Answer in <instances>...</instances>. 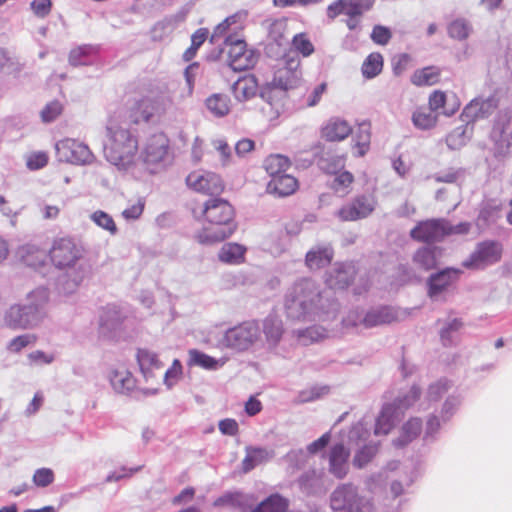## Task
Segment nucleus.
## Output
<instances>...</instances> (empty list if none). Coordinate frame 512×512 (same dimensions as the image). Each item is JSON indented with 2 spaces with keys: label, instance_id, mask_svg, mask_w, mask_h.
Listing matches in <instances>:
<instances>
[{
  "label": "nucleus",
  "instance_id": "nucleus-1",
  "mask_svg": "<svg viewBox=\"0 0 512 512\" xmlns=\"http://www.w3.org/2000/svg\"><path fill=\"white\" fill-rule=\"evenodd\" d=\"M204 224L196 233L200 244H215L231 237L237 230L236 211L224 198L214 197L204 201L200 212Z\"/></svg>",
  "mask_w": 512,
  "mask_h": 512
},
{
  "label": "nucleus",
  "instance_id": "nucleus-2",
  "mask_svg": "<svg viewBox=\"0 0 512 512\" xmlns=\"http://www.w3.org/2000/svg\"><path fill=\"white\" fill-rule=\"evenodd\" d=\"M137 152V136L116 119H109L104 142V156L107 161L126 170L135 164Z\"/></svg>",
  "mask_w": 512,
  "mask_h": 512
},
{
  "label": "nucleus",
  "instance_id": "nucleus-3",
  "mask_svg": "<svg viewBox=\"0 0 512 512\" xmlns=\"http://www.w3.org/2000/svg\"><path fill=\"white\" fill-rule=\"evenodd\" d=\"M27 305H12L5 315L6 324L13 329H27L38 325L43 317V306L48 301L46 289H37L28 296Z\"/></svg>",
  "mask_w": 512,
  "mask_h": 512
},
{
  "label": "nucleus",
  "instance_id": "nucleus-4",
  "mask_svg": "<svg viewBox=\"0 0 512 512\" xmlns=\"http://www.w3.org/2000/svg\"><path fill=\"white\" fill-rule=\"evenodd\" d=\"M320 300V293L315 283L302 279L294 284L285 300L287 315L293 319L305 317L313 311Z\"/></svg>",
  "mask_w": 512,
  "mask_h": 512
},
{
  "label": "nucleus",
  "instance_id": "nucleus-5",
  "mask_svg": "<svg viewBox=\"0 0 512 512\" xmlns=\"http://www.w3.org/2000/svg\"><path fill=\"white\" fill-rule=\"evenodd\" d=\"M84 254L83 245L71 236L55 238L48 252L51 263L60 270L74 267Z\"/></svg>",
  "mask_w": 512,
  "mask_h": 512
},
{
  "label": "nucleus",
  "instance_id": "nucleus-6",
  "mask_svg": "<svg viewBox=\"0 0 512 512\" xmlns=\"http://www.w3.org/2000/svg\"><path fill=\"white\" fill-rule=\"evenodd\" d=\"M420 398V389L412 387L409 393L393 403L383 406L380 415L376 419L375 435H387L395 426V422L403 415L404 411L412 406Z\"/></svg>",
  "mask_w": 512,
  "mask_h": 512
},
{
  "label": "nucleus",
  "instance_id": "nucleus-7",
  "mask_svg": "<svg viewBox=\"0 0 512 512\" xmlns=\"http://www.w3.org/2000/svg\"><path fill=\"white\" fill-rule=\"evenodd\" d=\"M333 511L373 512V503L359 495L357 487L351 483L339 485L330 495Z\"/></svg>",
  "mask_w": 512,
  "mask_h": 512
},
{
  "label": "nucleus",
  "instance_id": "nucleus-8",
  "mask_svg": "<svg viewBox=\"0 0 512 512\" xmlns=\"http://www.w3.org/2000/svg\"><path fill=\"white\" fill-rule=\"evenodd\" d=\"M373 4L374 0H335L327 6L326 14L331 20L342 14L347 16V27L355 30L361 17L373 7Z\"/></svg>",
  "mask_w": 512,
  "mask_h": 512
},
{
  "label": "nucleus",
  "instance_id": "nucleus-9",
  "mask_svg": "<svg viewBox=\"0 0 512 512\" xmlns=\"http://www.w3.org/2000/svg\"><path fill=\"white\" fill-rule=\"evenodd\" d=\"M260 329L255 321H244L228 329L222 339L224 346L237 351L248 350L259 339Z\"/></svg>",
  "mask_w": 512,
  "mask_h": 512
},
{
  "label": "nucleus",
  "instance_id": "nucleus-10",
  "mask_svg": "<svg viewBox=\"0 0 512 512\" xmlns=\"http://www.w3.org/2000/svg\"><path fill=\"white\" fill-rule=\"evenodd\" d=\"M185 181L191 190L211 198L220 197L226 188L221 175L212 171H192Z\"/></svg>",
  "mask_w": 512,
  "mask_h": 512
},
{
  "label": "nucleus",
  "instance_id": "nucleus-11",
  "mask_svg": "<svg viewBox=\"0 0 512 512\" xmlns=\"http://www.w3.org/2000/svg\"><path fill=\"white\" fill-rule=\"evenodd\" d=\"M225 45L228 47V65L234 71H245L256 65L258 57L254 50L247 48L244 40L236 39L234 36L229 35L225 39Z\"/></svg>",
  "mask_w": 512,
  "mask_h": 512
},
{
  "label": "nucleus",
  "instance_id": "nucleus-12",
  "mask_svg": "<svg viewBox=\"0 0 512 512\" xmlns=\"http://www.w3.org/2000/svg\"><path fill=\"white\" fill-rule=\"evenodd\" d=\"M503 254V245L499 241L485 240L476 245L470 257L463 262L469 269H483L499 262Z\"/></svg>",
  "mask_w": 512,
  "mask_h": 512
},
{
  "label": "nucleus",
  "instance_id": "nucleus-13",
  "mask_svg": "<svg viewBox=\"0 0 512 512\" xmlns=\"http://www.w3.org/2000/svg\"><path fill=\"white\" fill-rule=\"evenodd\" d=\"M300 60L297 57L286 55L282 62L275 68L270 82L285 89H295L301 81Z\"/></svg>",
  "mask_w": 512,
  "mask_h": 512
},
{
  "label": "nucleus",
  "instance_id": "nucleus-14",
  "mask_svg": "<svg viewBox=\"0 0 512 512\" xmlns=\"http://www.w3.org/2000/svg\"><path fill=\"white\" fill-rule=\"evenodd\" d=\"M445 219H427L420 221L411 229L410 237L421 243L431 244L440 242L445 238Z\"/></svg>",
  "mask_w": 512,
  "mask_h": 512
},
{
  "label": "nucleus",
  "instance_id": "nucleus-15",
  "mask_svg": "<svg viewBox=\"0 0 512 512\" xmlns=\"http://www.w3.org/2000/svg\"><path fill=\"white\" fill-rule=\"evenodd\" d=\"M56 149L62 158L74 164H87L94 158L90 148L75 139L67 138L59 141Z\"/></svg>",
  "mask_w": 512,
  "mask_h": 512
},
{
  "label": "nucleus",
  "instance_id": "nucleus-16",
  "mask_svg": "<svg viewBox=\"0 0 512 512\" xmlns=\"http://www.w3.org/2000/svg\"><path fill=\"white\" fill-rule=\"evenodd\" d=\"M165 110L163 99L144 97L130 108L129 118L134 124L149 122L155 115L165 113Z\"/></svg>",
  "mask_w": 512,
  "mask_h": 512
},
{
  "label": "nucleus",
  "instance_id": "nucleus-17",
  "mask_svg": "<svg viewBox=\"0 0 512 512\" xmlns=\"http://www.w3.org/2000/svg\"><path fill=\"white\" fill-rule=\"evenodd\" d=\"M375 209L373 198L365 195L355 197L350 203L342 206L337 216L341 221L351 222L368 217Z\"/></svg>",
  "mask_w": 512,
  "mask_h": 512
},
{
  "label": "nucleus",
  "instance_id": "nucleus-18",
  "mask_svg": "<svg viewBox=\"0 0 512 512\" xmlns=\"http://www.w3.org/2000/svg\"><path fill=\"white\" fill-rule=\"evenodd\" d=\"M170 141L168 137L160 132L153 134L145 145L143 160L147 164H158L165 160L169 152Z\"/></svg>",
  "mask_w": 512,
  "mask_h": 512
},
{
  "label": "nucleus",
  "instance_id": "nucleus-19",
  "mask_svg": "<svg viewBox=\"0 0 512 512\" xmlns=\"http://www.w3.org/2000/svg\"><path fill=\"white\" fill-rule=\"evenodd\" d=\"M352 133L351 125L344 119L332 117L321 127V138L328 142H340Z\"/></svg>",
  "mask_w": 512,
  "mask_h": 512
},
{
  "label": "nucleus",
  "instance_id": "nucleus-20",
  "mask_svg": "<svg viewBox=\"0 0 512 512\" xmlns=\"http://www.w3.org/2000/svg\"><path fill=\"white\" fill-rule=\"evenodd\" d=\"M350 451L342 444H335L329 451V472L338 479H343L349 470Z\"/></svg>",
  "mask_w": 512,
  "mask_h": 512
},
{
  "label": "nucleus",
  "instance_id": "nucleus-21",
  "mask_svg": "<svg viewBox=\"0 0 512 512\" xmlns=\"http://www.w3.org/2000/svg\"><path fill=\"white\" fill-rule=\"evenodd\" d=\"M287 93L288 91L278 87L272 82H267L262 86L260 96L265 102H267V104L270 105V116L272 118H276L280 115V112L284 107Z\"/></svg>",
  "mask_w": 512,
  "mask_h": 512
},
{
  "label": "nucleus",
  "instance_id": "nucleus-22",
  "mask_svg": "<svg viewBox=\"0 0 512 512\" xmlns=\"http://www.w3.org/2000/svg\"><path fill=\"white\" fill-rule=\"evenodd\" d=\"M299 188L298 180L287 173L270 179L266 185V192L278 198L293 195Z\"/></svg>",
  "mask_w": 512,
  "mask_h": 512
},
{
  "label": "nucleus",
  "instance_id": "nucleus-23",
  "mask_svg": "<svg viewBox=\"0 0 512 512\" xmlns=\"http://www.w3.org/2000/svg\"><path fill=\"white\" fill-rule=\"evenodd\" d=\"M357 270L352 264H339L329 274L327 285L335 290L346 289L356 279Z\"/></svg>",
  "mask_w": 512,
  "mask_h": 512
},
{
  "label": "nucleus",
  "instance_id": "nucleus-24",
  "mask_svg": "<svg viewBox=\"0 0 512 512\" xmlns=\"http://www.w3.org/2000/svg\"><path fill=\"white\" fill-rule=\"evenodd\" d=\"M325 171L328 174L334 175L332 181L329 184L330 189L334 194L345 197L352 191V185L354 183V176L349 171L336 172L331 164L325 167Z\"/></svg>",
  "mask_w": 512,
  "mask_h": 512
},
{
  "label": "nucleus",
  "instance_id": "nucleus-25",
  "mask_svg": "<svg viewBox=\"0 0 512 512\" xmlns=\"http://www.w3.org/2000/svg\"><path fill=\"white\" fill-rule=\"evenodd\" d=\"M428 106L431 111L437 112L442 109L444 115L452 116L460 109L461 103L455 95L452 103H448V96L446 92L437 89L430 93L428 97Z\"/></svg>",
  "mask_w": 512,
  "mask_h": 512
},
{
  "label": "nucleus",
  "instance_id": "nucleus-26",
  "mask_svg": "<svg viewBox=\"0 0 512 512\" xmlns=\"http://www.w3.org/2000/svg\"><path fill=\"white\" fill-rule=\"evenodd\" d=\"M334 257L333 249L330 245L316 246L310 249L305 256V263L311 270H318L328 266Z\"/></svg>",
  "mask_w": 512,
  "mask_h": 512
},
{
  "label": "nucleus",
  "instance_id": "nucleus-27",
  "mask_svg": "<svg viewBox=\"0 0 512 512\" xmlns=\"http://www.w3.org/2000/svg\"><path fill=\"white\" fill-rule=\"evenodd\" d=\"M442 69L435 65L417 69L410 77L411 83L416 87L433 86L441 82Z\"/></svg>",
  "mask_w": 512,
  "mask_h": 512
},
{
  "label": "nucleus",
  "instance_id": "nucleus-28",
  "mask_svg": "<svg viewBox=\"0 0 512 512\" xmlns=\"http://www.w3.org/2000/svg\"><path fill=\"white\" fill-rule=\"evenodd\" d=\"M396 312L390 307H379L368 311L361 320L362 326L371 328L378 325L390 324L397 320Z\"/></svg>",
  "mask_w": 512,
  "mask_h": 512
},
{
  "label": "nucleus",
  "instance_id": "nucleus-29",
  "mask_svg": "<svg viewBox=\"0 0 512 512\" xmlns=\"http://www.w3.org/2000/svg\"><path fill=\"white\" fill-rule=\"evenodd\" d=\"M110 382L118 393H128L136 387V379L123 365L115 368L110 374Z\"/></svg>",
  "mask_w": 512,
  "mask_h": 512
},
{
  "label": "nucleus",
  "instance_id": "nucleus-30",
  "mask_svg": "<svg viewBox=\"0 0 512 512\" xmlns=\"http://www.w3.org/2000/svg\"><path fill=\"white\" fill-rule=\"evenodd\" d=\"M232 91L238 101H247L253 98L258 91V82L255 76L240 77L232 86Z\"/></svg>",
  "mask_w": 512,
  "mask_h": 512
},
{
  "label": "nucleus",
  "instance_id": "nucleus-31",
  "mask_svg": "<svg viewBox=\"0 0 512 512\" xmlns=\"http://www.w3.org/2000/svg\"><path fill=\"white\" fill-rule=\"evenodd\" d=\"M246 251L247 249L245 246L235 242H230L221 247L218 253V258L223 263L237 265L244 262Z\"/></svg>",
  "mask_w": 512,
  "mask_h": 512
},
{
  "label": "nucleus",
  "instance_id": "nucleus-32",
  "mask_svg": "<svg viewBox=\"0 0 512 512\" xmlns=\"http://www.w3.org/2000/svg\"><path fill=\"white\" fill-rule=\"evenodd\" d=\"M290 167V159L282 154H271L263 161V168L271 179L286 173Z\"/></svg>",
  "mask_w": 512,
  "mask_h": 512
},
{
  "label": "nucleus",
  "instance_id": "nucleus-33",
  "mask_svg": "<svg viewBox=\"0 0 512 512\" xmlns=\"http://www.w3.org/2000/svg\"><path fill=\"white\" fill-rule=\"evenodd\" d=\"M205 105L211 114L221 118L229 114L231 100L226 94L214 93L206 99Z\"/></svg>",
  "mask_w": 512,
  "mask_h": 512
},
{
  "label": "nucleus",
  "instance_id": "nucleus-34",
  "mask_svg": "<svg viewBox=\"0 0 512 512\" xmlns=\"http://www.w3.org/2000/svg\"><path fill=\"white\" fill-rule=\"evenodd\" d=\"M384 66V59L381 53H370L362 63L361 72L364 78L372 79L378 76Z\"/></svg>",
  "mask_w": 512,
  "mask_h": 512
},
{
  "label": "nucleus",
  "instance_id": "nucleus-35",
  "mask_svg": "<svg viewBox=\"0 0 512 512\" xmlns=\"http://www.w3.org/2000/svg\"><path fill=\"white\" fill-rule=\"evenodd\" d=\"M452 283V272L443 270L437 274L431 275L428 280V295L435 297L442 293Z\"/></svg>",
  "mask_w": 512,
  "mask_h": 512
},
{
  "label": "nucleus",
  "instance_id": "nucleus-36",
  "mask_svg": "<svg viewBox=\"0 0 512 512\" xmlns=\"http://www.w3.org/2000/svg\"><path fill=\"white\" fill-rule=\"evenodd\" d=\"M137 361L145 377H148L152 371L159 370L163 366L158 356L147 349L138 350Z\"/></svg>",
  "mask_w": 512,
  "mask_h": 512
},
{
  "label": "nucleus",
  "instance_id": "nucleus-37",
  "mask_svg": "<svg viewBox=\"0 0 512 512\" xmlns=\"http://www.w3.org/2000/svg\"><path fill=\"white\" fill-rule=\"evenodd\" d=\"M422 430L420 418H410L402 427L400 436L395 441L397 446H404L416 439Z\"/></svg>",
  "mask_w": 512,
  "mask_h": 512
},
{
  "label": "nucleus",
  "instance_id": "nucleus-38",
  "mask_svg": "<svg viewBox=\"0 0 512 512\" xmlns=\"http://www.w3.org/2000/svg\"><path fill=\"white\" fill-rule=\"evenodd\" d=\"M189 354V366H199L207 370H216L224 364V361H219L197 349H191Z\"/></svg>",
  "mask_w": 512,
  "mask_h": 512
},
{
  "label": "nucleus",
  "instance_id": "nucleus-39",
  "mask_svg": "<svg viewBox=\"0 0 512 512\" xmlns=\"http://www.w3.org/2000/svg\"><path fill=\"white\" fill-rule=\"evenodd\" d=\"M288 506V499L279 494H272L263 500L252 512H286Z\"/></svg>",
  "mask_w": 512,
  "mask_h": 512
},
{
  "label": "nucleus",
  "instance_id": "nucleus-40",
  "mask_svg": "<svg viewBox=\"0 0 512 512\" xmlns=\"http://www.w3.org/2000/svg\"><path fill=\"white\" fill-rule=\"evenodd\" d=\"M371 140V127L369 124L361 123L357 127V130L354 135L355 145L357 156H364L370 147Z\"/></svg>",
  "mask_w": 512,
  "mask_h": 512
},
{
  "label": "nucleus",
  "instance_id": "nucleus-41",
  "mask_svg": "<svg viewBox=\"0 0 512 512\" xmlns=\"http://www.w3.org/2000/svg\"><path fill=\"white\" fill-rule=\"evenodd\" d=\"M22 261L30 267L38 268L41 267L46 260V252L35 246H25L20 250Z\"/></svg>",
  "mask_w": 512,
  "mask_h": 512
},
{
  "label": "nucleus",
  "instance_id": "nucleus-42",
  "mask_svg": "<svg viewBox=\"0 0 512 512\" xmlns=\"http://www.w3.org/2000/svg\"><path fill=\"white\" fill-rule=\"evenodd\" d=\"M413 262L425 271L434 269L437 265L435 248L422 247L418 249L413 256Z\"/></svg>",
  "mask_w": 512,
  "mask_h": 512
},
{
  "label": "nucleus",
  "instance_id": "nucleus-43",
  "mask_svg": "<svg viewBox=\"0 0 512 512\" xmlns=\"http://www.w3.org/2000/svg\"><path fill=\"white\" fill-rule=\"evenodd\" d=\"M438 117L434 114V111L430 109L420 108L416 110L412 115V122L415 127L428 130L436 126Z\"/></svg>",
  "mask_w": 512,
  "mask_h": 512
},
{
  "label": "nucleus",
  "instance_id": "nucleus-44",
  "mask_svg": "<svg viewBox=\"0 0 512 512\" xmlns=\"http://www.w3.org/2000/svg\"><path fill=\"white\" fill-rule=\"evenodd\" d=\"M327 336V330L321 326H311L304 330L297 331L298 341L302 345H310L314 342L325 339Z\"/></svg>",
  "mask_w": 512,
  "mask_h": 512
},
{
  "label": "nucleus",
  "instance_id": "nucleus-45",
  "mask_svg": "<svg viewBox=\"0 0 512 512\" xmlns=\"http://www.w3.org/2000/svg\"><path fill=\"white\" fill-rule=\"evenodd\" d=\"M269 457L267 450L262 448H251L247 450V454L242 461L244 472L252 470L258 464L266 461Z\"/></svg>",
  "mask_w": 512,
  "mask_h": 512
},
{
  "label": "nucleus",
  "instance_id": "nucleus-46",
  "mask_svg": "<svg viewBox=\"0 0 512 512\" xmlns=\"http://www.w3.org/2000/svg\"><path fill=\"white\" fill-rule=\"evenodd\" d=\"M292 48L303 57L311 56L314 51V45L307 33H298L293 36L291 41Z\"/></svg>",
  "mask_w": 512,
  "mask_h": 512
},
{
  "label": "nucleus",
  "instance_id": "nucleus-47",
  "mask_svg": "<svg viewBox=\"0 0 512 512\" xmlns=\"http://www.w3.org/2000/svg\"><path fill=\"white\" fill-rule=\"evenodd\" d=\"M500 210V205L495 203H485L479 211L477 218L478 223L484 226L495 223L500 217Z\"/></svg>",
  "mask_w": 512,
  "mask_h": 512
},
{
  "label": "nucleus",
  "instance_id": "nucleus-48",
  "mask_svg": "<svg viewBox=\"0 0 512 512\" xmlns=\"http://www.w3.org/2000/svg\"><path fill=\"white\" fill-rule=\"evenodd\" d=\"M263 331L268 341L277 343L283 333L282 322L274 317H268L264 321Z\"/></svg>",
  "mask_w": 512,
  "mask_h": 512
},
{
  "label": "nucleus",
  "instance_id": "nucleus-49",
  "mask_svg": "<svg viewBox=\"0 0 512 512\" xmlns=\"http://www.w3.org/2000/svg\"><path fill=\"white\" fill-rule=\"evenodd\" d=\"M64 111V105L59 100L48 102L40 112V118L43 123L55 121Z\"/></svg>",
  "mask_w": 512,
  "mask_h": 512
},
{
  "label": "nucleus",
  "instance_id": "nucleus-50",
  "mask_svg": "<svg viewBox=\"0 0 512 512\" xmlns=\"http://www.w3.org/2000/svg\"><path fill=\"white\" fill-rule=\"evenodd\" d=\"M93 222L99 227L109 231L111 234L117 232V226L113 218L104 211L98 210L91 215Z\"/></svg>",
  "mask_w": 512,
  "mask_h": 512
},
{
  "label": "nucleus",
  "instance_id": "nucleus-51",
  "mask_svg": "<svg viewBox=\"0 0 512 512\" xmlns=\"http://www.w3.org/2000/svg\"><path fill=\"white\" fill-rule=\"evenodd\" d=\"M37 336L35 334H24L13 338L9 344L8 349L11 352L18 353L25 347L35 344Z\"/></svg>",
  "mask_w": 512,
  "mask_h": 512
},
{
  "label": "nucleus",
  "instance_id": "nucleus-52",
  "mask_svg": "<svg viewBox=\"0 0 512 512\" xmlns=\"http://www.w3.org/2000/svg\"><path fill=\"white\" fill-rule=\"evenodd\" d=\"M377 452L376 446H364L354 456L353 464L358 468H363L367 465Z\"/></svg>",
  "mask_w": 512,
  "mask_h": 512
},
{
  "label": "nucleus",
  "instance_id": "nucleus-53",
  "mask_svg": "<svg viewBox=\"0 0 512 512\" xmlns=\"http://www.w3.org/2000/svg\"><path fill=\"white\" fill-rule=\"evenodd\" d=\"M463 326L460 319H453L440 331V338L443 345L448 346L452 343V334L458 332Z\"/></svg>",
  "mask_w": 512,
  "mask_h": 512
},
{
  "label": "nucleus",
  "instance_id": "nucleus-54",
  "mask_svg": "<svg viewBox=\"0 0 512 512\" xmlns=\"http://www.w3.org/2000/svg\"><path fill=\"white\" fill-rule=\"evenodd\" d=\"M392 38L391 30L382 25H375L371 32V40L378 45H387Z\"/></svg>",
  "mask_w": 512,
  "mask_h": 512
},
{
  "label": "nucleus",
  "instance_id": "nucleus-55",
  "mask_svg": "<svg viewBox=\"0 0 512 512\" xmlns=\"http://www.w3.org/2000/svg\"><path fill=\"white\" fill-rule=\"evenodd\" d=\"M87 269L80 266L77 270H74L67 278L65 282V290L72 291L77 288L86 278Z\"/></svg>",
  "mask_w": 512,
  "mask_h": 512
},
{
  "label": "nucleus",
  "instance_id": "nucleus-56",
  "mask_svg": "<svg viewBox=\"0 0 512 512\" xmlns=\"http://www.w3.org/2000/svg\"><path fill=\"white\" fill-rule=\"evenodd\" d=\"M48 154L43 151L31 153L26 160L27 167L31 170H38L48 164Z\"/></svg>",
  "mask_w": 512,
  "mask_h": 512
},
{
  "label": "nucleus",
  "instance_id": "nucleus-57",
  "mask_svg": "<svg viewBox=\"0 0 512 512\" xmlns=\"http://www.w3.org/2000/svg\"><path fill=\"white\" fill-rule=\"evenodd\" d=\"M497 107V103L494 99L490 98L483 101H472L466 108L465 112L469 113L470 111L478 108L481 112V115L475 114V117H483L484 113L487 112L489 109H495Z\"/></svg>",
  "mask_w": 512,
  "mask_h": 512
},
{
  "label": "nucleus",
  "instance_id": "nucleus-58",
  "mask_svg": "<svg viewBox=\"0 0 512 512\" xmlns=\"http://www.w3.org/2000/svg\"><path fill=\"white\" fill-rule=\"evenodd\" d=\"M31 10L38 18H45L52 9L51 0H33L30 4Z\"/></svg>",
  "mask_w": 512,
  "mask_h": 512
},
{
  "label": "nucleus",
  "instance_id": "nucleus-59",
  "mask_svg": "<svg viewBox=\"0 0 512 512\" xmlns=\"http://www.w3.org/2000/svg\"><path fill=\"white\" fill-rule=\"evenodd\" d=\"M54 480V473L51 469L41 468L36 470L33 475V481L35 485L40 487H46L51 484Z\"/></svg>",
  "mask_w": 512,
  "mask_h": 512
},
{
  "label": "nucleus",
  "instance_id": "nucleus-60",
  "mask_svg": "<svg viewBox=\"0 0 512 512\" xmlns=\"http://www.w3.org/2000/svg\"><path fill=\"white\" fill-rule=\"evenodd\" d=\"M448 31L451 37L457 39H465L469 35V27L461 20L453 21L450 24Z\"/></svg>",
  "mask_w": 512,
  "mask_h": 512
},
{
  "label": "nucleus",
  "instance_id": "nucleus-61",
  "mask_svg": "<svg viewBox=\"0 0 512 512\" xmlns=\"http://www.w3.org/2000/svg\"><path fill=\"white\" fill-rule=\"evenodd\" d=\"M182 375V365L178 359H175L171 367L164 374V381L168 386H172Z\"/></svg>",
  "mask_w": 512,
  "mask_h": 512
},
{
  "label": "nucleus",
  "instance_id": "nucleus-62",
  "mask_svg": "<svg viewBox=\"0 0 512 512\" xmlns=\"http://www.w3.org/2000/svg\"><path fill=\"white\" fill-rule=\"evenodd\" d=\"M241 494L239 493H227L219 498H217L213 505L215 507H222V506H231V507H237L241 505Z\"/></svg>",
  "mask_w": 512,
  "mask_h": 512
},
{
  "label": "nucleus",
  "instance_id": "nucleus-63",
  "mask_svg": "<svg viewBox=\"0 0 512 512\" xmlns=\"http://www.w3.org/2000/svg\"><path fill=\"white\" fill-rule=\"evenodd\" d=\"M145 202L138 199L135 203L131 204L128 208L123 210L122 215L125 219H137L143 213Z\"/></svg>",
  "mask_w": 512,
  "mask_h": 512
},
{
  "label": "nucleus",
  "instance_id": "nucleus-64",
  "mask_svg": "<svg viewBox=\"0 0 512 512\" xmlns=\"http://www.w3.org/2000/svg\"><path fill=\"white\" fill-rule=\"evenodd\" d=\"M237 20L236 15L229 16L225 18L221 23H219L213 31L211 41H213L214 38H220L223 37L229 30L230 26L232 24H235Z\"/></svg>",
  "mask_w": 512,
  "mask_h": 512
}]
</instances>
